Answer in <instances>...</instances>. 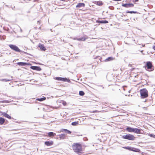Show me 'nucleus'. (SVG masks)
Wrapping results in <instances>:
<instances>
[{"instance_id":"obj_1","label":"nucleus","mask_w":155,"mask_h":155,"mask_svg":"<svg viewBox=\"0 0 155 155\" xmlns=\"http://www.w3.org/2000/svg\"><path fill=\"white\" fill-rule=\"evenodd\" d=\"M74 150L77 154L80 155V154L82 151V149L81 145L78 143H74L73 146Z\"/></svg>"},{"instance_id":"obj_24","label":"nucleus","mask_w":155,"mask_h":155,"mask_svg":"<svg viewBox=\"0 0 155 155\" xmlns=\"http://www.w3.org/2000/svg\"><path fill=\"white\" fill-rule=\"evenodd\" d=\"M78 122L77 121L74 122H72L71 123V125L73 126H77L78 125Z\"/></svg>"},{"instance_id":"obj_5","label":"nucleus","mask_w":155,"mask_h":155,"mask_svg":"<svg viewBox=\"0 0 155 155\" xmlns=\"http://www.w3.org/2000/svg\"><path fill=\"white\" fill-rule=\"evenodd\" d=\"M122 137L125 139H127L131 140H134L135 139L134 136L132 134H126L122 136Z\"/></svg>"},{"instance_id":"obj_23","label":"nucleus","mask_w":155,"mask_h":155,"mask_svg":"<svg viewBox=\"0 0 155 155\" xmlns=\"http://www.w3.org/2000/svg\"><path fill=\"white\" fill-rule=\"evenodd\" d=\"M134 5L132 3H127V8H130L133 7Z\"/></svg>"},{"instance_id":"obj_30","label":"nucleus","mask_w":155,"mask_h":155,"mask_svg":"<svg viewBox=\"0 0 155 155\" xmlns=\"http://www.w3.org/2000/svg\"><path fill=\"white\" fill-rule=\"evenodd\" d=\"M97 4L98 5H102V2H97Z\"/></svg>"},{"instance_id":"obj_2","label":"nucleus","mask_w":155,"mask_h":155,"mask_svg":"<svg viewBox=\"0 0 155 155\" xmlns=\"http://www.w3.org/2000/svg\"><path fill=\"white\" fill-rule=\"evenodd\" d=\"M126 130L128 132H134L137 134H140L141 131L142 130L140 129L132 128L130 127H127L126 129Z\"/></svg>"},{"instance_id":"obj_36","label":"nucleus","mask_w":155,"mask_h":155,"mask_svg":"<svg viewBox=\"0 0 155 155\" xmlns=\"http://www.w3.org/2000/svg\"><path fill=\"white\" fill-rule=\"evenodd\" d=\"M141 51V52H142L143 51Z\"/></svg>"},{"instance_id":"obj_13","label":"nucleus","mask_w":155,"mask_h":155,"mask_svg":"<svg viewBox=\"0 0 155 155\" xmlns=\"http://www.w3.org/2000/svg\"><path fill=\"white\" fill-rule=\"evenodd\" d=\"M53 143L52 141H47L45 142V143L47 146H50L53 144Z\"/></svg>"},{"instance_id":"obj_25","label":"nucleus","mask_w":155,"mask_h":155,"mask_svg":"<svg viewBox=\"0 0 155 155\" xmlns=\"http://www.w3.org/2000/svg\"><path fill=\"white\" fill-rule=\"evenodd\" d=\"M127 13H129L130 14L137 13V12L136 11H127L126 12Z\"/></svg>"},{"instance_id":"obj_3","label":"nucleus","mask_w":155,"mask_h":155,"mask_svg":"<svg viewBox=\"0 0 155 155\" xmlns=\"http://www.w3.org/2000/svg\"><path fill=\"white\" fill-rule=\"evenodd\" d=\"M140 92L142 98H145L148 96V91L146 89L144 88L140 90Z\"/></svg>"},{"instance_id":"obj_4","label":"nucleus","mask_w":155,"mask_h":155,"mask_svg":"<svg viewBox=\"0 0 155 155\" xmlns=\"http://www.w3.org/2000/svg\"><path fill=\"white\" fill-rule=\"evenodd\" d=\"M9 46L11 49L16 52L25 53V52L21 51L18 47L15 45L10 44L9 45Z\"/></svg>"},{"instance_id":"obj_10","label":"nucleus","mask_w":155,"mask_h":155,"mask_svg":"<svg viewBox=\"0 0 155 155\" xmlns=\"http://www.w3.org/2000/svg\"><path fill=\"white\" fill-rule=\"evenodd\" d=\"M38 47L41 50H42L43 51H45L46 50V49L44 45L42 44L39 43L38 45Z\"/></svg>"},{"instance_id":"obj_33","label":"nucleus","mask_w":155,"mask_h":155,"mask_svg":"<svg viewBox=\"0 0 155 155\" xmlns=\"http://www.w3.org/2000/svg\"><path fill=\"white\" fill-rule=\"evenodd\" d=\"M78 41H81V38H79L78 39Z\"/></svg>"},{"instance_id":"obj_17","label":"nucleus","mask_w":155,"mask_h":155,"mask_svg":"<svg viewBox=\"0 0 155 155\" xmlns=\"http://www.w3.org/2000/svg\"><path fill=\"white\" fill-rule=\"evenodd\" d=\"M114 59V58L112 57H109L105 60V61H112Z\"/></svg>"},{"instance_id":"obj_8","label":"nucleus","mask_w":155,"mask_h":155,"mask_svg":"<svg viewBox=\"0 0 155 155\" xmlns=\"http://www.w3.org/2000/svg\"><path fill=\"white\" fill-rule=\"evenodd\" d=\"M17 64L19 66H25L26 65H30V64L29 63H26L25 62H18Z\"/></svg>"},{"instance_id":"obj_26","label":"nucleus","mask_w":155,"mask_h":155,"mask_svg":"<svg viewBox=\"0 0 155 155\" xmlns=\"http://www.w3.org/2000/svg\"><path fill=\"white\" fill-rule=\"evenodd\" d=\"M79 94L80 96H83L84 94V93L83 91H80L79 92Z\"/></svg>"},{"instance_id":"obj_31","label":"nucleus","mask_w":155,"mask_h":155,"mask_svg":"<svg viewBox=\"0 0 155 155\" xmlns=\"http://www.w3.org/2000/svg\"><path fill=\"white\" fill-rule=\"evenodd\" d=\"M40 23H41V22L40 21H37V23L38 24L40 25Z\"/></svg>"},{"instance_id":"obj_27","label":"nucleus","mask_w":155,"mask_h":155,"mask_svg":"<svg viewBox=\"0 0 155 155\" xmlns=\"http://www.w3.org/2000/svg\"><path fill=\"white\" fill-rule=\"evenodd\" d=\"M87 39V37H84L81 38V41H85L86 39Z\"/></svg>"},{"instance_id":"obj_14","label":"nucleus","mask_w":155,"mask_h":155,"mask_svg":"<svg viewBox=\"0 0 155 155\" xmlns=\"http://www.w3.org/2000/svg\"><path fill=\"white\" fill-rule=\"evenodd\" d=\"M67 136V135L65 134H63L59 135V137L60 139H64Z\"/></svg>"},{"instance_id":"obj_16","label":"nucleus","mask_w":155,"mask_h":155,"mask_svg":"<svg viewBox=\"0 0 155 155\" xmlns=\"http://www.w3.org/2000/svg\"><path fill=\"white\" fill-rule=\"evenodd\" d=\"M96 22L99 23H100L106 24V23H108V22L107 21H106V20H101V21L97 20L96 21Z\"/></svg>"},{"instance_id":"obj_7","label":"nucleus","mask_w":155,"mask_h":155,"mask_svg":"<svg viewBox=\"0 0 155 155\" xmlns=\"http://www.w3.org/2000/svg\"><path fill=\"white\" fill-rule=\"evenodd\" d=\"M54 78L55 80H56L58 81H63L65 82L67 81L68 82H70V80L68 79L67 78H66L56 77L55 78Z\"/></svg>"},{"instance_id":"obj_20","label":"nucleus","mask_w":155,"mask_h":155,"mask_svg":"<svg viewBox=\"0 0 155 155\" xmlns=\"http://www.w3.org/2000/svg\"><path fill=\"white\" fill-rule=\"evenodd\" d=\"M11 79H1L0 80V81H5L6 82L7 81H11L13 79V78L12 77H11Z\"/></svg>"},{"instance_id":"obj_6","label":"nucleus","mask_w":155,"mask_h":155,"mask_svg":"<svg viewBox=\"0 0 155 155\" xmlns=\"http://www.w3.org/2000/svg\"><path fill=\"white\" fill-rule=\"evenodd\" d=\"M123 148L128 150L130 151H134L135 152H139L140 150L137 148H135L132 147H123Z\"/></svg>"},{"instance_id":"obj_29","label":"nucleus","mask_w":155,"mask_h":155,"mask_svg":"<svg viewBox=\"0 0 155 155\" xmlns=\"http://www.w3.org/2000/svg\"><path fill=\"white\" fill-rule=\"evenodd\" d=\"M122 6L123 7L127 8V4H123L122 5Z\"/></svg>"},{"instance_id":"obj_34","label":"nucleus","mask_w":155,"mask_h":155,"mask_svg":"<svg viewBox=\"0 0 155 155\" xmlns=\"http://www.w3.org/2000/svg\"><path fill=\"white\" fill-rule=\"evenodd\" d=\"M129 66L131 67L132 66V64H129Z\"/></svg>"},{"instance_id":"obj_15","label":"nucleus","mask_w":155,"mask_h":155,"mask_svg":"<svg viewBox=\"0 0 155 155\" xmlns=\"http://www.w3.org/2000/svg\"><path fill=\"white\" fill-rule=\"evenodd\" d=\"M85 6V4L84 3H79L76 6V8H80L81 7H84Z\"/></svg>"},{"instance_id":"obj_21","label":"nucleus","mask_w":155,"mask_h":155,"mask_svg":"<svg viewBox=\"0 0 155 155\" xmlns=\"http://www.w3.org/2000/svg\"><path fill=\"white\" fill-rule=\"evenodd\" d=\"M5 122V120L2 117H0V124H2Z\"/></svg>"},{"instance_id":"obj_22","label":"nucleus","mask_w":155,"mask_h":155,"mask_svg":"<svg viewBox=\"0 0 155 155\" xmlns=\"http://www.w3.org/2000/svg\"><path fill=\"white\" fill-rule=\"evenodd\" d=\"M46 97H42L41 98H37L36 99L37 100H38V101H43L45 100L46 99Z\"/></svg>"},{"instance_id":"obj_12","label":"nucleus","mask_w":155,"mask_h":155,"mask_svg":"<svg viewBox=\"0 0 155 155\" xmlns=\"http://www.w3.org/2000/svg\"><path fill=\"white\" fill-rule=\"evenodd\" d=\"M2 115L6 117H7L8 118L11 119V117L9 116L8 114L6 113L5 112H2Z\"/></svg>"},{"instance_id":"obj_11","label":"nucleus","mask_w":155,"mask_h":155,"mask_svg":"<svg viewBox=\"0 0 155 155\" xmlns=\"http://www.w3.org/2000/svg\"><path fill=\"white\" fill-rule=\"evenodd\" d=\"M147 69H151L152 67L151 62L150 61L148 62L147 64Z\"/></svg>"},{"instance_id":"obj_18","label":"nucleus","mask_w":155,"mask_h":155,"mask_svg":"<svg viewBox=\"0 0 155 155\" xmlns=\"http://www.w3.org/2000/svg\"><path fill=\"white\" fill-rule=\"evenodd\" d=\"M61 131L62 132L66 133L68 134H70L71 133V131L66 129H63Z\"/></svg>"},{"instance_id":"obj_19","label":"nucleus","mask_w":155,"mask_h":155,"mask_svg":"<svg viewBox=\"0 0 155 155\" xmlns=\"http://www.w3.org/2000/svg\"><path fill=\"white\" fill-rule=\"evenodd\" d=\"M55 133L53 132H49L48 133V135L50 137H53L55 135Z\"/></svg>"},{"instance_id":"obj_37","label":"nucleus","mask_w":155,"mask_h":155,"mask_svg":"<svg viewBox=\"0 0 155 155\" xmlns=\"http://www.w3.org/2000/svg\"><path fill=\"white\" fill-rule=\"evenodd\" d=\"M134 69H132L131 71H132Z\"/></svg>"},{"instance_id":"obj_35","label":"nucleus","mask_w":155,"mask_h":155,"mask_svg":"<svg viewBox=\"0 0 155 155\" xmlns=\"http://www.w3.org/2000/svg\"><path fill=\"white\" fill-rule=\"evenodd\" d=\"M142 47H144L145 46V45H142Z\"/></svg>"},{"instance_id":"obj_32","label":"nucleus","mask_w":155,"mask_h":155,"mask_svg":"<svg viewBox=\"0 0 155 155\" xmlns=\"http://www.w3.org/2000/svg\"><path fill=\"white\" fill-rule=\"evenodd\" d=\"M153 48L155 50V45L153 46Z\"/></svg>"},{"instance_id":"obj_28","label":"nucleus","mask_w":155,"mask_h":155,"mask_svg":"<svg viewBox=\"0 0 155 155\" xmlns=\"http://www.w3.org/2000/svg\"><path fill=\"white\" fill-rule=\"evenodd\" d=\"M149 135L151 137H153V138H155V135H154V134H149Z\"/></svg>"},{"instance_id":"obj_9","label":"nucleus","mask_w":155,"mask_h":155,"mask_svg":"<svg viewBox=\"0 0 155 155\" xmlns=\"http://www.w3.org/2000/svg\"><path fill=\"white\" fill-rule=\"evenodd\" d=\"M30 68L33 70H37L38 71H40L41 70V68L38 66H31L30 67Z\"/></svg>"}]
</instances>
